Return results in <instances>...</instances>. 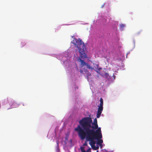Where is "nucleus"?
I'll return each mask as SVG.
<instances>
[{"label": "nucleus", "instance_id": "obj_9", "mask_svg": "<svg viewBox=\"0 0 152 152\" xmlns=\"http://www.w3.org/2000/svg\"><path fill=\"white\" fill-rule=\"evenodd\" d=\"M125 26L124 24H121L120 25V27L121 28H123Z\"/></svg>", "mask_w": 152, "mask_h": 152}, {"label": "nucleus", "instance_id": "obj_15", "mask_svg": "<svg viewBox=\"0 0 152 152\" xmlns=\"http://www.w3.org/2000/svg\"><path fill=\"white\" fill-rule=\"evenodd\" d=\"M57 144L58 146V142H57Z\"/></svg>", "mask_w": 152, "mask_h": 152}, {"label": "nucleus", "instance_id": "obj_11", "mask_svg": "<svg viewBox=\"0 0 152 152\" xmlns=\"http://www.w3.org/2000/svg\"><path fill=\"white\" fill-rule=\"evenodd\" d=\"M21 44L22 46H23L26 45V43L24 42H21Z\"/></svg>", "mask_w": 152, "mask_h": 152}, {"label": "nucleus", "instance_id": "obj_8", "mask_svg": "<svg viewBox=\"0 0 152 152\" xmlns=\"http://www.w3.org/2000/svg\"><path fill=\"white\" fill-rule=\"evenodd\" d=\"M95 140H97V142L96 143L97 144L99 145H102V143H103V140H102L101 139H96Z\"/></svg>", "mask_w": 152, "mask_h": 152}, {"label": "nucleus", "instance_id": "obj_2", "mask_svg": "<svg viewBox=\"0 0 152 152\" xmlns=\"http://www.w3.org/2000/svg\"><path fill=\"white\" fill-rule=\"evenodd\" d=\"M79 123L80 125H78L75 129V131L77 132L78 134L82 132L83 134L84 131L86 130L87 128L96 129L98 128L96 118L94 119V122L92 123L91 118L88 117H84L79 121Z\"/></svg>", "mask_w": 152, "mask_h": 152}, {"label": "nucleus", "instance_id": "obj_16", "mask_svg": "<svg viewBox=\"0 0 152 152\" xmlns=\"http://www.w3.org/2000/svg\"><path fill=\"white\" fill-rule=\"evenodd\" d=\"M11 102H12V100H11Z\"/></svg>", "mask_w": 152, "mask_h": 152}, {"label": "nucleus", "instance_id": "obj_7", "mask_svg": "<svg viewBox=\"0 0 152 152\" xmlns=\"http://www.w3.org/2000/svg\"><path fill=\"white\" fill-rule=\"evenodd\" d=\"M80 149L82 152H91V148H88L86 152V151L84 149V148L83 147H80Z\"/></svg>", "mask_w": 152, "mask_h": 152}, {"label": "nucleus", "instance_id": "obj_14", "mask_svg": "<svg viewBox=\"0 0 152 152\" xmlns=\"http://www.w3.org/2000/svg\"><path fill=\"white\" fill-rule=\"evenodd\" d=\"M80 72H81V73H82L83 72V71L82 70H80Z\"/></svg>", "mask_w": 152, "mask_h": 152}, {"label": "nucleus", "instance_id": "obj_4", "mask_svg": "<svg viewBox=\"0 0 152 152\" xmlns=\"http://www.w3.org/2000/svg\"><path fill=\"white\" fill-rule=\"evenodd\" d=\"M85 138L87 141H89V144L94 150H97L99 149V146H96L95 145L96 142L95 140L96 138L88 137H86Z\"/></svg>", "mask_w": 152, "mask_h": 152}, {"label": "nucleus", "instance_id": "obj_3", "mask_svg": "<svg viewBox=\"0 0 152 152\" xmlns=\"http://www.w3.org/2000/svg\"><path fill=\"white\" fill-rule=\"evenodd\" d=\"M83 134L82 132L78 134V136L81 140H84L86 137L95 138L96 139L102 138L101 128H98L96 129L87 128L86 130L84 131Z\"/></svg>", "mask_w": 152, "mask_h": 152}, {"label": "nucleus", "instance_id": "obj_12", "mask_svg": "<svg viewBox=\"0 0 152 152\" xmlns=\"http://www.w3.org/2000/svg\"><path fill=\"white\" fill-rule=\"evenodd\" d=\"M87 142H85L83 144V146H87Z\"/></svg>", "mask_w": 152, "mask_h": 152}, {"label": "nucleus", "instance_id": "obj_13", "mask_svg": "<svg viewBox=\"0 0 152 152\" xmlns=\"http://www.w3.org/2000/svg\"><path fill=\"white\" fill-rule=\"evenodd\" d=\"M12 102H13V103H12V104L11 105V106H12V107L13 106V104H15V102H14V101H13Z\"/></svg>", "mask_w": 152, "mask_h": 152}, {"label": "nucleus", "instance_id": "obj_1", "mask_svg": "<svg viewBox=\"0 0 152 152\" xmlns=\"http://www.w3.org/2000/svg\"><path fill=\"white\" fill-rule=\"evenodd\" d=\"M71 43L74 44L75 46L78 48L80 55V58L78 59V61L81 63V67H83L84 66H86L88 69H91L92 70L94 69V68L91 67L90 65L86 63L83 60L80 59V58H87V55L86 53V48L82 40L80 39H78L74 38Z\"/></svg>", "mask_w": 152, "mask_h": 152}, {"label": "nucleus", "instance_id": "obj_5", "mask_svg": "<svg viewBox=\"0 0 152 152\" xmlns=\"http://www.w3.org/2000/svg\"><path fill=\"white\" fill-rule=\"evenodd\" d=\"M100 103L99 106H98L97 113L96 115V118H99L100 117L103 110V101L102 98H100Z\"/></svg>", "mask_w": 152, "mask_h": 152}, {"label": "nucleus", "instance_id": "obj_6", "mask_svg": "<svg viewBox=\"0 0 152 152\" xmlns=\"http://www.w3.org/2000/svg\"><path fill=\"white\" fill-rule=\"evenodd\" d=\"M93 67L96 69L95 70V71L97 73L99 72V71L100 69H101V68H99V65L98 64H95L94 63L93 64Z\"/></svg>", "mask_w": 152, "mask_h": 152}, {"label": "nucleus", "instance_id": "obj_10", "mask_svg": "<svg viewBox=\"0 0 152 152\" xmlns=\"http://www.w3.org/2000/svg\"><path fill=\"white\" fill-rule=\"evenodd\" d=\"M91 75L90 73L88 72L87 75V78L88 80V76Z\"/></svg>", "mask_w": 152, "mask_h": 152}]
</instances>
